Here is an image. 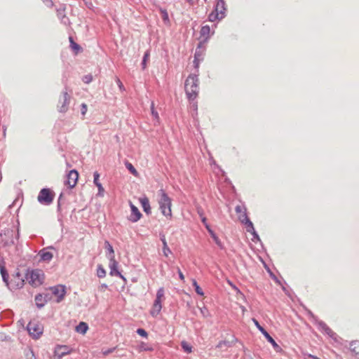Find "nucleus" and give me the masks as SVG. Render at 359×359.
I'll return each instance as SVG.
<instances>
[{"mask_svg":"<svg viewBox=\"0 0 359 359\" xmlns=\"http://www.w3.org/2000/svg\"><path fill=\"white\" fill-rule=\"evenodd\" d=\"M199 80L198 75L190 74L184 83V90L189 100H194L199 91Z\"/></svg>","mask_w":359,"mask_h":359,"instance_id":"f257e3e1","label":"nucleus"},{"mask_svg":"<svg viewBox=\"0 0 359 359\" xmlns=\"http://www.w3.org/2000/svg\"><path fill=\"white\" fill-rule=\"evenodd\" d=\"M158 204L159 208L161 210V213L165 216L171 217L172 211H171V205H172V200L168 196V195L165 192L163 189H160L158 192Z\"/></svg>","mask_w":359,"mask_h":359,"instance_id":"f03ea898","label":"nucleus"},{"mask_svg":"<svg viewBox=\"0 0 359 359\" xmlns=\"http://www.w3.org/2000/svg\"><path fill=\"white\" fill-rule=\"evenodd\" d=\"M26 279L33 287L39 286L43 283V274L41 270H33L30 273L26 275Z\"/></svg>","mask_w":359,"mask_h":359,"instance_id":"7ed1b4c3","label":"nucleus"},{"mask_svg":"<svg viewBox=\"0 0 359 359\" xmlns=\"http://www.w3.org/2000/svg\"><path fill=\"white\" fill-rule=\"evenodd\" d=\"M54 193L48 188L42 189L38 195V201L43 205H50L53 203Z\"/></svg>","mask_w":359,"mask_h":359,"instance_id":"20e7f679","label":"nucleus"},{"mask_svg":"<svg viewBox=\"0 0 359 359\" xmlns=\"http://www.w3.org/2000/svg\"><path fill=\"white\" fill-rule=\"evenodd\" d=\"M25 284L24 276L19 271L12 276L11 281H9L8 289L15 290L22 288Z\"/></svg>","mask_w":359,"mask_h":359,"instance_id":"39448f33","label":"nucleus"},{"mask_svg":"<svg viewBox=\"0 0 359 359\" xmlns=\"http://www.w3.org/2000/svg\"><path fill=\"white\" fill-rule=\"evenodd\" d=\"M164 296L163 287H160L156 292V297L154 300L153 309L151 311V315L152 316H156L162 309L161 299Z\"/></svg>","mask_w":359,"mask_h":359,"instance_id":"423d86ee","label":"nucleus"},{"mask_svg":"<svg viewBox=\"0 0 359 359\" xmlns=\"http://www.w3.org/2000/svg\"><path fill=\"white\" fill-rule=\"evenodd\" d=\"M252 321L255 326L257 327V328L262 332V334L264 336L267 341L272 345L273 348L276 351H281L280 346L276 342V341L271 337V336L267 332V331L259 323V322L255 318H252Z\"/></svg>","mask_w":359,"mask_h":359,"instance_id":"0eeeda50","label":"nucleus"},{"mask_svg":"<svg viewBox=\"0 0 359 359\" xmlns=\"http://www.w3.org/2000/svg\"><path fill=\"white\" fill-rule=\"evenodd\" d=\"M1 241L4 245H11L14 244L13 230L5 229L0 232Z\"/></svg>","mask_w":359,"mask_h":359,"instance_id":"6e6552de","label":"nucleus"},{"mask_svg":"<svg viewBox=\"0 0 359 359\" xmlns=\"http://www.w3.org/2000/svg\"><path fill=\"white\" fill-rule=\"evenodd\" d=\"M29 334L34 338L38 339L43 333V328L36 323H29L27 325Z\"/></svg>","mask_w":359,"mask_h":359,"instance_id":"1a4fd4ad","label":"nucleus"},{"mask_svg":"<svg viewBox=\"0 0 359 359\" xmlns=\"http://www.w3.org/2000/svg\"><path fill=\"white\" fill-rule=\"evenodd\" d=\"M79 178V172L76 170H72L67 175V180L65 184L69 188H73L76 184Z\"/></svg>","mask_w":359,"mask_h":359,"instance_id":"9d476101","label":"nucleus"},{"mask_svg":"<svg viewBox=\"0 0 359 359\" xmlns=\"http://www.w3.org/2000/svg\"><path fill=\"white\" fill-rule=\"evenodd\" d=\"M70 102V95L67 93V91H63L62 93V97L59 100V104L61 105L59 106V111L61 113H65L68 109V106Z\"/></svg>","mask_w":359,"mask_h":359,"instance_id":"9b49d317","label":"nucleus"},{"mask_svg":"<svg viewBox=\"0 0 359 359\" xmlns=\"http://www.w3.org/2000/svg\"><path fill=\"white\" fill-rule=\"evenodd\" d=\"M202 222L204 224V226H205L206 229L208 230V231L210 233V235L212 237V238L214 240V241L216 243V245L220 249H223L224 246H223L221 241L219 240L218 236L215 234V233L213 231V230L211 229L210 225L208 224L206 217H203Z\"/></svg>","mask_w":359,"mask_h":359,"instance_id":"f8f14e48","label":"nucleus"},{"mask_svg":"<svg viewBox=\"0 0 359 359\" xmlns=\"http://www.w3.org/2000/svg\"><path fill=\"white\" fill-rule=\"evenodd\" d=\"M52 292L57 297V302H61L66 293L65 287L64 285H57L51 287Z\"/></svg>","mask_w":359,"mask_h":359,"instance_id":"ddd939ff","label":"nucleus"},{"mask_svg":"<svg viewBox=\"0 0 359 359\" xmlns=\"http://www.w3.org/2000/svg\"><path fill=\"white\" fill-rule=\"evenodd\" d=\"M118 264V262L116 261L115 259L109 260V266L110 269L109 274L112 276H118L121 278H122L123 280H126V278H124V276H122L121 273L118 271V269H117Z\"/></svg>","mask_w":359,"mask_h":359,"instance_id":"4468645a","label":"nucleus"},{"mask_svg":"<svg viewBox=\"0 0 359 359\" xmlns=\"http://www.w3.org/2000/svg\"><path fill=\"white\" fill-rule=\"evenodd\" d=\"M130 207L131 209V215L129 219L132 222H137L141 218L142 213L132 202H130Z\"/></svg>","mask_w":359,"mask_h":359,"instance_id":"2eb2a0df","label":"nucleus"},{"mask_svg":"<svg viewBox=\"0 0 359 359\" xmlns=\"http://www.w3.org/2000/svg\"><path fill=\"white\" fill-rule=\"evenodd\" d=\"M55 357H57L60 359L64 355L69 353V347L67 346H57L55 349Z\"/></svg>","mask_w":359,"mask_h":359,"instance_id":"dca6fc26","label":"nucleus"},{"mask_svg":"<svg viewBox=\"0 0 359 359\" xmlns=\"http://www.w3.org/2000/svg\"><path fill=\"white\" fill-rule=\"evenodd\" d=\"M140 202L142 205L143 210L147 215L151 214V207L149 204V201L147 197H142L140 198Z\"/></svg>","mask_w":359,"mask_h":359,"instance_id":"f3484780","label":"nucleus"},{"mask_svg":"<svg viewBox=\"0 0 359 359\" xmlns=\"http://www.w3.org/2000/svg\"><path fill=\"white\" fill-rule=\"evenodd\" d=\"M239 219L242 223L247 226V228H252L253 229V224L247 215L245 208H244L243 213L239 216Z\"/></svg>","mask_w":359,"mask_h":359,"instance_id":"a211bd4d","label":"nucleus"},{"mask_svg":"<svg viewBox=\"0 0 359 359\" xmlns=\"http://www.w3.org/2000/svg\"><path fill=\"white\" fill-rule=\"evenodd\" d=\"M104 248L107 250L106 256L109 260L115 259L114 250L113 249L112 245L109 243L108 241H104Z\"/></svg>","mask_w":359,"mask_h":359,"instance_id":"6ab92c4d","label":"nucleus"},{"mask_svg":"<svg viewBox=\"0 0 359 359\" xmlns=\"http://www.w3.org/2000/svg\"><path fill=\"white\" fill-rule=\"evenodd\" d=\"M215 10L221 15L220 18H223L224 11H226L224 0H219L215 6Z\"/></svg>","mask_w":359,"mask_h":359,"instance_id":"aec40b11","label":"nucleus"},{"mask_svg":"<svg viewBox=\"0 0 359 359\" xmlns=\"http://www.w3.org/2000/svg\"><path fill=\"white\" fill-rule=\"evenodd\" d=\"M41 259L44 262H50L53 259V254L50 252L46 251L45 249L41 250L39 252Z\"/></svg>","mask_w":359,"mask_h":359,"instance_id":"412c9836","label":"nucleus"},{"mask_svg":"<svg viewBox=\"0 0 359 359\" xmlns=\"http://www.w3.org/2000/svg\"><path fill=\"white\" fill-rule=\"evenodd\" d=\"M36 305L39 309L43 308L46 303V299H43V294H38L35 296Z\"/></svg>","mask_w":359,"mask_h":359,"instance_id":"4be33fe9","label":"nucleus"},{"mask_svg":"<svg viewBox=\"0 0 359 359\" xmlns=\"http://www.w3.org/2000/svg\"><path fill=\"white\" fill-rule=\"evenodd\" d=\"M161 241L163 243V252L165 257H168L171 253L170 249L168 248L165 237L164 235H161Z\"/></svg>","mask_w":359,"mask_h":359,"instance_id":"5701e85b","label":"nucleus"},{"mask_svg":"<svg viewBox=\"0 0 359 359\" xmlns=\"http://www.w3.org/2000/svg\"><path fill=\"white\" fill-rule=\"evenodd\" d=\"M0 271L2 276L3 281L6 283V286H9L8 273L4 266L0 264Z\"/></svg>","mask_w":359,"mask_h":359,"instance_id":"b1692460","label":"nucleus"},{"mask_svg":"<svg viewBox=\"0 0 359 359\" xmlns=\"http://www.w3.org/2000/svg\"><path fill=\"white\" fill-rule=\"evenodd\" d=\"M350 350L355 354V355L359 357V341H354L350 344Z\"/></svg>","mask_w":359,"mask_h":359,"instance_id":"393cba45","label":"nucleus"},{"mask_svg":"<svg viewBox=\"0 0 359 359\" xmlns=\"http://www.w3.org/2000/svg\"><path fill=\"white\" fill-rule=\"evenodd\" d=\"M88 329V326L87 323L84 322L79 323V324L76 327V332L81 334H85Z\"/></svg>","mask_w":359,"mask_h":359,"instance_id":"a878e982","label":"nucleus"},{"mask_svg":"<svg viewBox=\"0 0 359 359\" xmlns=\"http://www.w3.org/2000/svg\"><path fill=\"white\" fill-rule=\"evenodd\" d=\"M69 42H70V47L72 48V49L73 50L75 51L76 53H77L79 51H80L81 50V47L78 43L74 42V41L72 36H69Z\"/></svg>","mask_w":359,"mask_h":359,"instance_id":"bb28decb","label":"nucleus"},{"mask_svg":"<svg viewBox=\"0 0 359 359\" xmlns=\"http://www.w3.org/2000/svg\"><path fill=\"white\" fill-rule=\"evenodd\" d=\"M210 32V27L208 25H204L201 27L200 34H201V36H203L205 39H208Z\"/></svg>","mask_w":359,"mask_h":359,"instance_id":"cd10ccee","label":"nucleus"},{"mask_svg":"<svg viewBox=\"0 0 359 359\" xmlns=\"http://www.w3.org/2000/svg\"><path fill=\"white\" fill-rule=\"evenodd\" d=\"M220 14L215 11V10H214L212 12H211L209 15H208V20L210 21V22H215L216 20H220V17L219 16Z\"/></svg>","mask_w":359,"mask_h":359,"instance_id":"c85d7f7f","label":"nucleus"},{"mask_svg":"<svg viewBox=\"0 0 359 359\" xmlns=\"http://www.w3.org/2000/svg\"><path fill=\"white\" fill-rule=\"evenodd\" d=\"M57 16L60 19V21L62 24L65 25L69 24V18L62 12L59 11L57 13Z\"/></svg>","mask_w":359,"mask_h":359,"instance_id":"c756f323","label":"nucleus"},{"mask_svg":"<svg viewBox=\"0 0 359 359\" xmlns=\"http://www.w3.org/2000/svg\"><path fill=\"white\" fill-rule=\"evenodd\" d=\"M126 168L132 173L134 176L137 177L138 175V172L135 168V167L132 165V163L126 161L125 163Z\"/></svg>","mask_w":359,"mask_h":359,"instance_id":"7c9ffc66","label":"nucleus"},{"mask_svg":"<svg viewBox=\"0 0 359 359\" xmlns=\"http://www.w3.org/2000/svg\"><path fill=\"white\" fill-rule=\"evenodd\" d=\"M97 276L100 278H104L106 276V271L101 264L97 266Z\"/></svg>","mask_w":359,"mask_h":359,"instance_id":"2f4dec72","label":"nucleus"},{"mask_svg":"<svg viewBox=\"0 0 359 359\" xmlns=\"http://www.w3.org/2000/svg\"><path fill=\"white\" fill-rule=\"evenodd\" d=\"M193 286L194 287V289H195V291L196 292L200 295V296H203L204 295V292L203 291V290L201 288V287L198 285L197 282L196 280H193Z\"/></svg>","mask_w":359,"mask_h":359,"instance_id":"473e14b6","label":"nucleus"},{"mask_svg":"<svg viewBox=\"0 0 359 359\" xmlns=\"http://www.w3.org/2000/svg\"><path fill=\"white\" fill-rule=\"evenodd\" d=\"M247 231L251 233L253 236L252 238V241L255 242L256 241H259V237L257 233L255 231V228L253 227V230L252 228H247Z\"/></svg>","mask_w":359,"mask_h":359,"instance_id":"72a5a7b5","label":"nucleus"},{"mask_svg":"<svg viewBox=\"0 0 359 359\" xmlns=\"http://www.w3.org/2000/svg\"><path fill=\"white\" fill-rule=\"evenodd\" d=\"M181 346L186 353L191 352V346L186 341H182Z\"/></svg>","mask_w":359,"mask_h":359,"instance_id":"f704fd0d","label":"nucleus"},{"mask_svg":"<svg viewBox=\"0 0 359 359\" xmlns=\"http://www.w3.org/2000/svg\"><path fill=\"white\" fill-rule=\"evenodd\" d=\"M160 11L162 15V19H163V22H169V17H168V13L167 11L165 9L161 8Z\"/></svg>","mask_w":359,"mask_h":359,"instance_id":"c9c22d12","label":"nucleus"},{"mask_svg":"<svg viewBox=\"0 0 359 359\" xmlns=\"http://www.w3.org/2000/svg\"><path fill=\"white\" fill-rule=\"evenodd\" d=\"M224 346L230 347V346H231V343L228 341H221L217 345V348H222Z\"/></svg>","mask_w":359,"mask_h":359,"instance_id":"e433bc0d","label":"nucleus"},{"mask_svg":"<svg viewBox=\"0 0 359 359\" xmlns=\"http://www.w3.org/2000/svg\"><path fill=\"white\" fill-rule=\"evenodd\" d=\"M149 57V52L147 50V52L144 53V55L143 56V59L142 61V64H141L143 69L146 68L147 61Z\"/></svg>","mask_w":359,"mask_h":359,"instance_id":"4c0bfd02","label":"nucleus"},{"mask_svg":"<svg viewBox=\"0 0 359 359\" xmlns=\"http://www.w3.org/2000/svg\"><path fill=\"white\" fill-rule=\"evenodd\" d=\"M151 115L153 116V117L155 119L158 120L159 119L158 114V112L154 109V102L151 103Z\"/></svg>","mask_w":359,"mask_h":359,"instance_id":"58836bf2","label":"nucleus"},{"mask_svg":"<svg viewBox=\"0 0 359 359\" xmlns=\"http://www.w3.org/2000/svg\"><path fill=\"white\" fill-rule=\"evenodd\" d=\"M323 332H325L331 338H334L336 336V334L328 326L325 327Z\"/></svg>","mask_w":359,"mask_h":359,"instance_id":"ea45409f","label":"nucleus"},{"mask_svg":"<svg viewBox=\"0 0 359 359\" xmlns=\"http://www.w3.org/2000/svg\"><path fill=\"white\" fill-rule=\"evenodd\" d=\"M323 332H325L331 338H334L336 336V334L328 326L325 327Z\"/></svg>","mask_w":359,"mask_h":359,"instance_id":"a19ab883","label":"nucleus"},{"mask_svg":"<svg viewBox=\"0 0 359 359\" xmlns=\"http://www.w3.org/2000/svg\"><path fill=\"white\" fill-rule=\"evenodd\" d=\"M316 324L318 325V327L320 330H321L322 331H324V330L325 329V327H327V325L322 320H316Z\"/></svg>","mask_w":359,"mask_h":359,"instance_id":"79ce46f5","label":"nucleus"},{"mask_svg":"<svg viewBox=\"0 0 359 359\" xmlns=\"http://www.w3.org/2000/svg\"><path fill=\"white\" fill-rule=\"evenodd\" d=\"M136 332L141 337H147L148 336V334L147 332L145 331V330L142 329V328H138L136 331Z\"/></svg>","mask_w":359,"mask_h":359,"instance_id":"37998d69","label":"nucleus"},{"mask_svg":"<svg viewBox=\"0 0 359 359\" xmlns=\"http://www.w3.org/2000/svg\"><path fill=\"white\" fill-rule=\"evenodd\" d=\"M26 359H36L34 353L32 350L29 349L25 354Z\"/></svg>","mask_w":359,"mask_h":359,"instance_id":"c03bdc74","label":"nucleus"},{"mask_svg":"<svg viewBox=\"0 0 359 359\" xmlns=\"http://www.w3.org/2000/svg\"><path fill=\"white\" fill-rule=\"evenodd\" d=\"M93 177H94L93 182L95 186H97V184H101L99 181L100 174L97 171L94 172Z\"/></svg>","mask_w":359,"mask_h":359,"instance_id":"a18cd8bd","label":"nucleus"},{"mask_svg":"<svg viewBox=\"0 0 359 359\" xmlns=\"http://www.w3.org/2000/svg\"><path fill=\"white\" fill-rule=\"evenodd\" d=\"M92 79H93V77H92V76L90 74L86 75L83 78V81L86 83H89L90 82H91Z\"/></svg>","mask_w":359,"mask_h":359,"instance_id":"49530a36","label":"nucleus"},{"mask_svg":"<svg viewBox=\"0 0 359 359\" xmlns=\"http://www.w3.org/2000/svg\"><path fill=\"white\" fill-rule=\"evenodd\" d=\"M98 189V195L99 196H103V193H104V188L102 187V184H97L96 186Z\"/></svg>","mask_w":359,"mask_h":359,"instance_id":"de8ad7c7","label":"nucleus"},{"mask_svg":"<svg viewBox=\"0 0 359 359\" xmlns=\"http://www.w3.org/2000/svg\"><path fill=\"white\" fill-rule=\"evenodd\" d=\"M87 111V105L83 103L81 106V113L82 115H85Z\"/></svg>","mask_w":359,"mask_h":359,"instance_id":"09e8293b","label":"nucleus"},{"mask_svg":"<svg viewBox=\"0 0 359 359\" xmlns=\"http://www.w3.org/2000/svg\"><path fill=\"white\" fill-rule=\"evenodd\" d=\"M197 212L199 215V216H200L201 219H203V217H205L204 216V212H203V210L202 209V208L198 207L197 208Z\"/></svg>","mask_w":359,"mask_h":359,"instance_id":"8fccbe9b","label":"nucleus"},{"mask_svg":"<svg viewBox=\"0 0 359 359\" xmlns=\"http://www.w3.org/2000/svg\"><path fill=\"white\" fill-rule=\"evenodd\" d=\"M198 61H199V59H198V51L196 50V53H195L194 61L196 68H197L198 67Z\"/></svg>","mask_w":359,"mask_h":359,"instance_id":"3c124183","label":"nucleus"},{"mask_svg":"<svg viewBox=\"0 0 359 359\" xmlns=\"http://www.w3.org/2000/svg\"><path fill=\"white\" fill-rule=\"evenodd\" d=\"M244 208L245 207H242L241 205H237L235 208V211L236 212V213H241L243 212V209L244 210Z\"/></svg>","mask_w":359,"mask_h":359,"instance_id":"603ef678","label":"nucleus"},{"mask_svg":"<svg viewBox=\"0 0 359 359\" xmlns=\"http://www.w3.org/2000/svg\"><path fill=\"white\" fill-rule=\"evenodd\" d=\"M304 355L306 356L308 358H312V359H320L317 356L313 355L309 353H304Z\"/></svg>","mask_w":359,"mask_h":359,"instance_id":"864d4df0","label":"nucleus"},{"mask_svg":"<svg viewBox=\"0 0 359 359\" xmlns=\"http://www.w3.org/2000/svg\"><path fill=\"white\" fill-rule=\"evenodd\" d=\"M115 348H109L103 352L104 355H108L114 351Z\"/></svg>","mask_w":359,"mask_h":359,"instance_id":"5fc2aeb1","label":"nucleus"},{"mask_svg":"<svg viewBox=\"0 0 359 359\" xmlns=\"http://www.w3.org/2000/svg\"><path fill=\"white\" fill-rule=\"evenodd\" d=\"M43 299H46V303L50 299V294L48 293L43 294Z\"/></svg>","mask_w":359,"mask_h":359,"instance_id":"6e6d98bb","label":"nucleus"},{"mask_svg":"<svg viewBox=\"0 0 359 359\" xmlns=\"http://www.w3.org/2000/svg\"><path fill=\"white\" fill-rule=\"evenodd\" d=\"M117 83H118V86H119V88H120L121 90H124L123 85V83H121V81H120V79H117Z\"/></svg>","mask_w":359,"mask_h":359,"instance_id":"4d7b16f0","label":"nucleus"},{"mask_svg":"<svg viewBox=\"0 0 359 359\" xmlns=\"http://www.w3.org/2000/svg\"><path fill=\"white\" fill-rule=\"evenodd\" d=\"M178 274H179V277L181 280H184V276L182 273V272L180 271V269H178Z\"/></svg>","mask_w":359,"mask_h":359,"instance_id":"13d9d810","label":"nucleus"},{"mask_svg":"<svg viewBox=\"0 0 359 359\" xmlns=\"http://www.w3.org/2000/svg\"><path fill=\"white\" fill-rule=\"evenodd\" d=\"M8 339H10V337H8V336L3 337L2 335H0V340L1 341H7V340H8Z\"/></svg>","mask_w":359,"mask_h":359,"instance_id":"bf43d9fd","label":"nucleus"},{"mask_svg":"<svg viewBox=\"0 0 359 359\" xmlns=\"http://www.w3.org/2000/svg\"><path fill=\"white\" fill-rule=\"evenodd\" d=\"M309 315L316 322L318 319L311 311H309Z\"/></svg>","mask_w":359,"mask_h":359,"instance_id":"052dcab7","label":"nucleus"},{"mask_svg":"<svg viewBox=\"0 0 359 359\" xmlns=\"http://www.w3.org/2000/svg\"><path fill=\"white\" fill-rule=\"evenodd\" d=\"M62 197V194H61L59 196V198H58V202H57V208L58 209L60 208V200Z\"/></svg>","mask_w":359,"mask_h":359,"instance_id":"680f3d73","label":"nucleus"},{"mask_svg":"<svg viewBox=\"0 0 359 359\" xmlns=\"http://www.w3.org/2000/svg\"><path fill=\"white\" fill-rule=\"evenodd\" d=\"M101 287H104V288H107V285L106 284H102Z\"/></svg>","mask_w":359,"mask_h":359,"instance_id":"e2e57ef3","label":"nucleus"},{"mask_svg":"<svg viewBox=\"0 0 359 359\" xmlns=\"http://www.w3.org/2000/svg\"><path fill=\"white\" fill-rule=\"evenodd\" d=\"M187 2L192 4L193 0H186Z\"/></svg>","mask_w":359,"mask_h":359,"instance_id":"0e129e2a","label":"nucleus"},{"mask_svg":"<svg viewBox=\"0 0 359 359\" xmlns=\"http://www.w3.org/2000/svg\"><path fill=\"white\" fill-rule=\"evenodd\" d=\"M144 351H148V350H149V351H150V350H151V348H144Z\"/></svg>","mask_w":359,"mask_h":359,"instance_id":"69168bd1","label":"nucleus"},{"mask_svg":"<svg viewBox=\"0 0 359 359\" xmlns=\"http://www.w3.org/2000/svg\"><path fill=\"white\" fill-rule=\"evenodd\" d=\"M48 248H50V249H55L53 246H50V247H48Z\"/></svg>","mask_w":359,"mask_h":359,"instance_id":"338daca9","label":"nucleus"},{"mask_svg":"<svg viewBox=\"0 0 359 359\" xmlns=\"http://www.w3.org/2000/svg\"><path fill=\"white\" fill-rule=\"evenodd\" d=\"M273 279H275V280H276V276H273Z\"/></svg>","mask_w":359,"mask_h":359,"instance_id":"774afa93","label":"nucleus"}]
</instances>
